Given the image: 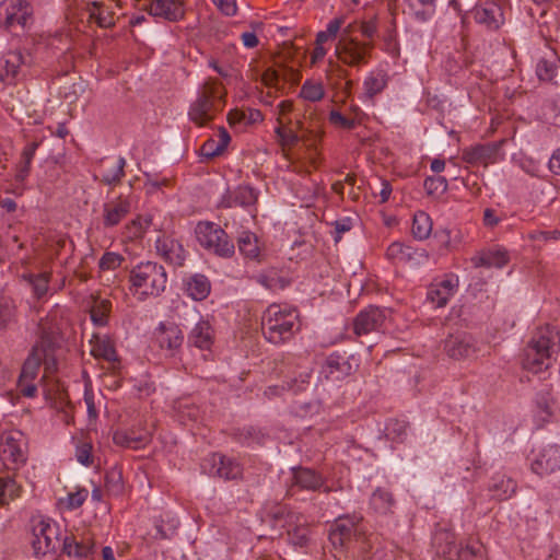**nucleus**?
Returning <instances> with one entry per match:
<instances>
[{"mask_svg": "<svg viewBox=\"0 0 560 560\" xmlns=\"http://www.w3.org/2000/svg\"><path fill=\"white\" fill-rule=\"evenodd\" d=\"M188 343L206 350L213 343V330L208 320L200 319L188 335Z\"/></svg>", "mask_w": 560, "mask_h": 560, "instance_id": "27", "label": "nucleus"}, {"mask_svg": "<svg viewBox=\"0 0 560 560\" xmlns=\"http://www.w3.org/2000/svg\"><path fill=\"white\" fill-rule=\"evenodd\" d=\"M130 212V202L127 198H118L105 202L103 206V225L113 228L118 225Z\"/></svg>", "mask_w": 560, "mask_h": 560, "instance_id": "22", "label": "nucleus"}, {"mask_svg": "<svg viewBox=\"0 0 560 560\" xmlns=\"http://www.w3.org/2000/svg\"><path fill=\"white\" fill-rule=\"evenodd\" d=\"M557 71V66L546 59H540L536 66V73L541 81H551Z\"/></svg>", "mask_w": 560, "mask_h": 560, "instance_id": "53", "label": "nucleus"}, {"mask_svg": "<svg viewBox=\"0 0 560 560\" xmlns=\"http://www.w3.org/2000/svg\"><path fill=\"white\" fill-rule=\"evenodd\" d=\"M481 550H482L481 544H479V542L471 544V545L468 544V545H466L465 548L462 547L459 550H456L455 556L466 559L468 556L476 557V556L480 555Z\"/></svg>", "mask_w": 560, "mask_h": 560, "instance_id": "64", "label": "nucleus"}, {"mask_svg": "<svg viewBox=\"0 0 560 560\" xmlns=\"http://www.w3.org/2000/svg\"><path fill=\"white\" fill-rule=\"evenodd\" d=\"M238 250L245 257L249 259H255L259 255L258 247V238L257 236L249 231H244L241 233L237 240Z\"/></svg>", "mask_w": 560, "mask_h": 560, "instance_id": "35", "label": "nucleus"}, {"mask_svg": "<svg viewBox=\"0 0 560 560\" xmlns=\"http://www.w3.org/2000/svg\"><path fill=\"white\" fill-rule=\"evenodd\" d=\"M350 32V26L342 31L341 37L336 45V54L343 63L355 67L366 62L373 45L352 38Z\"/></svg>", "mask_w": 560, "mask_h": 560, "instance_id": "8", "label": "nucleus"}, {"mask_svg": "<svg viewBox=\"0 0 560 560\" xmlns=\"http://www.w3.org/2000/svg\"><path fill=\"white\" fill-rule=\"evenodd\" d=\"M154 339L162 350H166L173 355L182 347L184 335L174 323H161L155 329Z\"/></svg>", "mask_w": 560, "mask_h": 560, "instance_id": "16", "label": "nucleus"}, {"mask_svg": "<svg viewBox=\"0 0 560 560\" xmlns=\"http://www.w3.org/2000/svg\"><path fill=\"white\" fill-rule=\"evenodd\" d=\"M58 348V334L54 330L43 328L39 340L33 346L32 351L22 366L19 378L20 386H22L24 382H33L42 364L47 374L54 373L57 370L56 350Z\"/></svg>", "mask_w": 560, "mask_h": 560, "instance_id": "1", "label": "nucleus"}, {"mask_svg": "<svg viewBox=\"0 0 560 560\" xmlns=\"http://www.w3.org/2000/svg\"><path fill=\"white\" fill-rule=\"evenodd\" d=\"M363 517L359 514L339 516L329 533V540L335 547H343L357 533V526Z\"/></svg>", "mask_w": 560, "mask_h": 560, "instance_id": "13", "label": "nucleus"}, {"mask_svg": "<svg viewBox=\"0 0 560 560\" xmlns=\"http://www.w3.org/2000/svg\"><path fill=\"white\" fill-rule=\"evenodd\" d=\"M211 472L224 480H236L242 478L243 467L232 457L214 453L211 455Z\"/></svg>", "mask_w": 560, "mask_h": 560, "instance_id": "20", "label": "nucleus"}, {"mask_svg": "<svg viewBox=\"0 0 560 560\" xmlns=\"http://www.w3.org/2000/svg\"><path fill=\"white\" fill-rule=\"evenodd\" d=\"M158 254L168 264L182 267L186 259L183 245L171 236L162 235L155 242Z\"/></svg>", "mask_w": 560, "mask_h": 560, "instance_id": "17", "label": "nucleus"}, {"mask_svg": "<svg viewBox=\"0 0 560 560\" xmlns=\"http://www.w3.org/2000/svg\"><path fill=\"white\" fill-rule=\"evenodd\" d=\"M144 10L168 22H178L185 16L184 0H152Z\"/></svg>", "mask_w": 560, "mask_h": 560, "instance_id": "14", "label": "nucleus"}, {"mask_svg": "<svg viewBox=\"0 0 560 560\" xmlns=\"http://www.w3.org/2000/svg\"><path fill=\"white\" fill-rule=\"evenodd\" d=\"M310 378H311V375L308 373H305L300 376V380L294 378L291 382H289L288 389L292 390L293 393L303 392L310 385Z\"/></svg>", "mask_w": 560, "mask_h": 560, "instance_id": "63", "label": "nucleus"}, {"mask_svg": "<svg viewBox=\"0 0 560 560\" xmlns=\"http://www.w3.org/2000/svg\"><path fill=\"white\" fill-rule=\"evenodd\" d=\"M494 492L502 490V493H495L498 500L508 499L516 490V483L511 478H502L499 483H494L491 488Z\"/></svg>", "mask_w": 560, "mask_h": 560, "instance_id": "52", "label": "nucleus"}, {"mask_svg": "<svg viewBox=\"0 0 560 560\" xmlns=\"http://www.w3.org/2000/svg\"><path fill=\"white\" fill-rule=\"evenodd\" d=\"M537 407L547 416L552 415V404L548 392H541L537 396Z\"/></svg>", "mask_w": 560, "mask_h": 560, "instance_id": "62", "label": "nucleus"}, {"mask_svg": "<svg viewBox=\"0 0 560 560\" xmlns=\"http://www.w3.org/2000/svg\"><path fill=\"white\" fill-rule=\"evenodd\" d=\"M125 258L120 254L106 252L98 261V268L103 271L115 270L121 266Z\"/></svg>", "mask_w": 560, "mask_h": 560, "instance_id": "51", "label": "nucleus"}, {"mask_svg": "<svg viewBox=\"0 0 560 560\" xmlns=\"http://www.w3.org/2000/svg\"><path fill=\"white\" fill-rule=\"evenodd\" d=\"M19 486L12 477H0V505L8 504L19 495Z\"/></svg>", "mask_w": 560, "mask_h": 560, "instance_id": "43", "label": "nucleus"}, {"mask_svg": "<svg viewBox=\"0 0 560 560\" xmlns=\"http://www.w3.org/2000/svg\"><path fill=\"white\" fill-rule=\"evenodd\" d=\"M223 108L222 88L218 81L208 79L200 88L196 101L189 107V118L199 126L210 122Z\"/></svg>", "mask_w": 560, "mask_h": 560, "instance_id": "5", "label": "nucleus"}, {"mask_svg": "<svg viewBox=\"0 0 560 560\" xmlns=\"http://www.w3.org/2000/svg\"><path fill=\"white\" fill-rule=\"evenodd\" d=\"M388 75L383 70L371 72L364 80V91L368 97L373 98L387 85Z\"/></svg>", "mask_w": 560, "mask_h": 560, "instance_id": "34", "label": "nucleus"}, {"mask_svg": "<svg viewBox=\"0 0 560 560\" xmlns=\"http://www.w3.org/2000/svg\"><path fill=\"white\" fill-rule=\"evenodd\" d=\"M474 18L477 23L485 25L489 30H498L503 23L502 9L492 1H486L477 5L474 10Z\"/></svg>", "mask_w": 560, "mask_h": 560, "instance_id": "23", "label": "nucleus"}, {"mask_svg": "<svg viewBox=\"0 0 560 560\" xmlns=\"http://www.w3.org/2000/svg\"><path fill=\"white\" fill-rule=\"evenodd\" d=\"M500 149V143L489 142L483 144H476L463 150V160L471 165L482 164L487 166L494 163Z\"/></svg>", "mask_w": 560, "mask_h": 560, "instance_id": "18", "label": "nucleus"}, {"mask_svg": "<svg viewBox=\"0 0 560 560\" xmlns=\"http://www.w3.org/2000/svg\"><path fill=\"white\" fill-rule=\"evenodd\" d=\"M325 483L322 475L315 470L305 467L292 468V486L299 487L302 490L317 491Z\"/></svg>", "mask_w": 560, "mask_h": 560, "instance_id": "25", "label": "nucleus"}, {"mask_svg": "<svg viewBox=\"0 0 560 560\" xmlns=\"http://www.w3.org/2000/svg\"><path fill=\"white\" fill-rule=\"evenodd\" d=\"M412 234L416 238L422 241L430 236L432 231V221L423 211H418L413 215Z\"/></svg>", "mask_w": 560, "mask_h": 560, "instance_id": "38", "label": "nucleus"}, {"mask_svg": "<svg viewBox=\"0 0 560 560\" xmlns=\"http://www.w3.org/2000/svg\"><path fill=\"white\" fill-rule=\"evenodd\" d=\"M370 505L375 513L380 515H388L394 513L396 500L392 491L386 488L378 487L370 498Z\"/></svg>", "mask_w": 560, "mask_h": 560, "instance_id": "26", "label": "nucleus"}, {"mask_svg": "<svg viewBox=\"0 0 560 560\" xmlns=\"http://www.w3.org/2000/svg\"><path fill=\"white\" fill-rule=\"evenodd\" d=\"M113 441L116 445L139 450L150 442V433L147 430L140 433H137L133 430L116 431L114 433Z\"/></svg>", "mask_w": 560, "mask_h": 560, "instance_id": "28", "label": "nucleus"}, {"mask_svg": "<svg viewBox=\"0 0 560 560\" xmlns=\"http://www.w3.org/2000/svg\"><path fill=\"white\" fill-rule=\"evenodd\" d=\"M310 533L307 522L303 515L301 521L293 522L291 527H287L288 541L299 548H304L308 545Z\"/></svg>", "mask_w": 560, "mask_h": 560, "instance_id": "30", "label": "nucleus"}, {"mask_svg": "<svg viewBox=\"0 0 560 560\" xmlns=\"http://www.w3.org/2000/svg\"><path fill=\"white\" fill-rule=\"evenodd\" d=\"M110 311L109 301H101L95 303L91 308V319L97 326H105Z\"/></svg>", "mask_w": 560, "mask_h": 560, "instance_id": "48", "label": "nucleus"}, {"mask_svg": "<svg viewBox=\"0 0 560 560\" xmlns=\"http://www.w3.org/2000/svg\"><path fill=\"white\" fill-rule=\"evenodd\" d=\"M408 424L405 421L392 420L386 430L393 440L404 442L407 436Z\"/></svg>", "mask_w": 560, "mask_h": 560, "instance_id": "55", "label": "nucleus"}, {"mask_svg": "<svg viewBox=\"0 0 560 560\" xmlns=\"http://www.w3.org/2000/svg\"><path fill=\"white\" fill-rule=\"evenodd\" d=\"M210 282L203 275H195L187 282V293L196 301L205 300L210 293Z\"/></svg>", "mask_w": 560, "mask_h": 560, "instance_id": "33", "label": "nucleus"}, {"mask_svg": "<svg viewBox=\"0 0 560 560\" xmlns=\"http://www.w3.org/2000/svg\"><path fill=\"white\" fill-rule=\"evenodd\" d=\"M423 187L428 195L441 196L447 190V180L443 176H430L424 179Z\"/></svg>", "mask_w": 560, "mask_h": 560, "instance_id": "47", "label": "nucleus"}, {"mask_svg": "<svg viewBox=\"0 0 560 560\" xmlns=\"http://www.w3.org/2000/svg\"><path fill=\"white\" fill-rule=\"evenodd\" d=\"M351 372L352 365L347 357L337 352L329 354L322 365V373L326 378L339 381L350 375Z\"/></svg>", "mask_w": 560, "mask_h": 560, "instance_id": "24", "label": "nucleus"}, {"mask_svg": "<svg viewBox=\"0 0 560 560\" xmlns=\"http://www.w3.org/2000/svg\"><path fill=\"white\" fill-rule=\"evenodd\" d=\"M300 130V141H302L308 149H315L322 139V132L318 129L304 128L302 125Z\"/></svg>", "mask_w": 560, "mask_h": 560, "instance_id": "54", "label": "nucleus"}, {"mask_svg": "<svg viewBox=\"0 0 560 560\" xmlns=\"http://www.w3.org/2000/svg\"><path fill=\"white\" fill-rule=\"evenodd\" d=\"M509 261L506 252H488L475 259L476 267H497L502 268Z\"/></svg>", "mask_w": 560, "mask_h": 560, "instance_id": "40", "label": "nucleus"}, {"mask_svg": "<svg viewBox=\"0 0 560 560\" xmlns=\"http://www.w3.org/2000/svg\"><path fill=\"white\" fill-rule=\"evenodd\" d=\"M39 143L36 141L28 142L22 153L20 162L16 166V174H15V180L16 182H24L25 178L28 176L31 171L32 161L34 159L35 152L38 148Z\"/></svg>", "mask_w": 560, "mask_h": 560, "instance_id": "31", "label": "nucleus"}, {"mask_svg": "<svg viewBox=\"0 0 560 560\" xmlns=\"http://www.w3.org/2000/svg\"><path fill=\"white\" fill-rule=\"evenodd\" d=\"M386 320V311L370 305L362 310L353 319V332L357 337L380 331Z\"/></svg>", "mask_w": 560, "mask_h": 560, "instance_id": "11", "label": "nucleus"}, {"mask_svg": "<svg viewBox=\"0 0 560 560\" xmlns=\"http://www.w3.org/2000/svg\"><path fill=\"white\" fill-rule=\"evenodd\" d=\"M258 194L247 185L238 186L231 195L228 207H248L257 202Z\"/></svg>", "mask_w": 560, "mask_h": 560, "instance_id": "32", "label": "nucleus"}, {"mask_svg": "<svg viewBox=\"0 0 560 560\" xmlns=\"http://www.w3.org/2000/svg\"><path fill=\"white\" fill-rule=\"evenodd\" d=\"M5 20L4 25L5 27L10 28L12 27V20H14L15 16L21 14H32V5L27 0H5Z\"/></svg>", "mask_w": 560, "mask_h": 560, "instance_id": "36", "label": "nucleus"}, {"mask_svg": "<svg viewBox=\"0 0 560 560\" xmlns=\"http://www.w3.org/2000/svg\"><path fill=\"white\" fill-rule=\"evenodd\" d=\"M329 122L337 128L352 130L361 124V119L359 117L343 115L334 109L329 113Z\"/></svg>", "mask_w": 560, "mask_h": 560, "instance_id": "46", "label": "nucleus"}, {"mask_svg": "<svg viewBox=\"0 0 560 560\" xmlns=\"http://www.w3.org/2000/svg\"><path fill=\"white\" fill-rule=\"evenodd\" d=\"M409 249L410 247L405 246L402 243L395 242L388 246L387 256L399 259L410 258Z\"/></svg>", "mask_w": 560, "mask_h": 560, "instance_id": "58", "label": "nucleus"}, {"mask_svg": "<svg viewBox=\"0 0 560 560\" xmlns=\"http://www.w3.org/2000/svg\"><path fill=\"white\" fill-rule=\"evenodd\" d=\"M94 539L90 534L83 535L81 539L75 536H66L62 541V551L77 559H91L94 555Z\"/></svg>", "mask_w": 560, "mask_h": 560, "instance_id": "19", "label": "nucleus"}, {"mask_svg": "<svg viewBox=\"0 0 560 560\" xmlns=\"http://www.w3.org/2000/svg\"><path fill=\"white\" fill-rule=\"evenodd\" d=\"M92 353L95 358H101L108 362L118 361L116 349L108 339L98 340L93 347Z\"/></svg>", "mask_w": 560, "mask_h": 560, "instance_id": "45", "label": "nucleus"}, {"mask_svg": "<svg viewBox=\"0 0 560 560\" xmlns=\"http://www.w3.org/2000/svg\"><path fill=\"white\" fill-rule=\"evenodd\" d=\"M332 225L335 226V242L338 243L341 238V234L345 232H348L352 229V220L349 217L336 220L332 222Z\"/></svg>", "mask_w": 560, "mask_h": 560, "instance_id": "61", "label": "nucleus"}, {"mask_svg": "<svg viewBox=\"0 0 560 560\" xmlns=\"http://www.w3.org/2000/svg\"><path fill=\"white\" fill-rule=\"evenodd\" d=\"M200 246L222 258H230L235 253V246L228 233L210 221H200L195 229Z\"/></svg>", "mask_w": 560, "mask_h": 560, "instance_id": "6", "label": "nucleus"}, {"mask_svg": "<svg viewBox=\"0 0 560 560\" xmlns=\"http://www.w3.org/2000/svg\"><path fill=\"white\" fill-rule=\"evenodd\" d=\"M324 95L325 90L320 82L306 80L300 90V96L310 102H318Z\"/></svg>", "mask_w": 560, "mask_h": 560, "instance_id": "42", "label": "nucleus"}, {"mask_svg": "<svg viewBox=\"0 0 560 560\" xmlns=\"http://www.w3.org/2000/svg\"><path fill=\"white\" fill-rule=\"evenodd\" d=\"M444 351L454 360L468 359L477 352L476 341L470 334L457 331L444 340Z\"/></svg>", "mask_w": 560, "mask_h": 560, "instance_id": "12", "label": "nucleus"}, {"mask_svg": "<svg viewBox=\"0 0 560 560\" xmlns=\"http://www.w3.org/2000/svg\"><path fill=\"white\" fill-rule=\"evenodd\" d=\"M299 328V313L294 308L271 304L262 314L261 331L270 343L280 345L289 341Z\"/></svg>", "mask_w": 560, "mask_h": 560, "instance_id": "3", "label": "nucleus"}, {"mask_svg": "<svg viewBox=\"0 0 560 560\" xmlns=\"http://www.w3.org/2000/svg\"><path fill=\"white\" fill-rule=\"evenodd\" d=\"M179 522L174 517L167 520H161L155 524V539H171L175 536Z\"/></svg>", "mask_w": 560, "mask_h": 560, "instance_id": "41", "label": "nucleus"}, {"mask_svg": "<svg viewBox=\"0 0 560 560\" xmlns=\"http://www.w3.org/2000/svg\"><path fill=\"white\" fill-rule=\"evenodd\" d=\"M59 540V527L55 523L42 520L34 525L32 546L36 556L56 552Z\"/></svg>", "mask_w": 560, "mask_h": 560, "instance_id": "9", "label": "nucleus"}, {"mask_svg": "<svg viewBox=\"0 0 560 560\" xmlns=\"http://www.w3.org/2000/svg\"><path fill=\"white\" fill-rule=\"evenodd\" d=\"M231 141L230 133L224 127L219 128V139H208L200 148V154L207 159H213L222 154Z\"/></svg>", "mask_w": 560, "mask_h": 560, "instance_id": "29", "label": "nucleus"}, {"mask_svg": "<svg viewBox=\"0 0 560 560\" xmlns=\"http://www.w3.org/2000/svg\"><path fill=\"white\" fill-rule=\"evenodd\" d=\"M24 279L27 280L28 284L32 288L34 296L39 300L45 296L48 292L50 273L49 272H40L37 275H25Z\"/></svg>", "mask_w": 560, "mask_h": 560, "instance_id": "39", "label": "nucleus"}, {"mask_svg": "<svg viewBox=\"0 0 560 560\" xmlns=\"http://www.w3.org/2000/svg\"><path fill=\"white\" fill-rule=\"evenodd\" d=\"M458 288V279L454 276L440 282L432 283L427 293V299L435 307H443L447 304L451 296L455 294Z\"/></svg>", "mask_w": 560, "mask_h": 560, "instance_id": "21", "label": "nucleus"}, {"mask_svg": "<svg viewBox=\"0 0 560 560\" xmlns=\"http://www.w3.org/2000/svg\"><path fill=\"white\" fill-rule=\"evenodd\" d=\"M130 290L143 296H159L166 288L167 275L162 265L142 261L129 272Z\"/></svg>", "mask_w": 560, "mask_h": 560, "instance_id": "4", "label": "nucleus"}, {"mask_svg": "<svg viewBox=\"0 0 560 560\" xmlns=\"http://www.w3.org/2000/svg\"><path fill=\"white\" fill-rule=\"evenodd\" d=\"M257 282L269 290L283 289L285 287V281L276 275H259Z\"/></svg>", "mask_w": 560, "mask_h": 560, "instance_id": "57", "label": "nucleus"}, {"mask_svg": "<svg viewBox=\"0 0 560 560\" xmlns=\"http://www.w3.org/2000/svg\"><path fill=\"white\" fill-rule=\"evenodd\" d=\"M92 445L90 443H81L77 446L75 456L79 463L84 466L92 464Z\"/></svg>", "mask_w": 560, "mask_h": 560, "instance_id": "59", "label": "nucleus"}, {"mask_svg": "<svg viewBox=\"0 0 560 560\" xmlns=\"http://www.w3.org/2000/svg\"><path fill=\"white\" fill-rule=\"evenodd\" d=\"M27 57H30V56L28 55L24 56L19 50L9 51L4 56L3 68H4V71H5V77H8V78L10 77L11 79H15L18 77L19 72H20V68L22 66L26 65Z\"/></svg>", "mask_w": 560, "mask_h": 560, "instance_id": "37", "label": "nucleus"}, {"mask_svg": "<svg viewBox=\"0 0 560 560\" xmlns=\"http://www.w3.org/2000/svg\"><path fill=\"white\" fill-rule=\"evenodd\" d=\"M218 10L226 15L233 16L237 12L236 0H211Z\"/></svg>", "mask_w": 560, "mask_h": 560, "instance_id": "60", "label": "nucleus"}, {"mask_svg": "<svg viewBox=\"0 0 560 560\" xmlns=\"http://www.w3.org/2000/svg\"><path fill=\"white\" fill-rule=\"evenodd\" d=\"M276 132L279 137V141L282 145L293 147L300 142V135L292 130V129H285L283 127H278L276 129Z\"/></svg>", "mask_w": 560, "mask_h": 560, "instance_id": "56", "label": "nucleus"}, {"mask_svg": "<svg viewBox=\"0 0 560 560\" xmlns=\"http://www.w3.org/2000/svg\"><path fill=\"white\" fill-rule=\"evenodd\" d=\"M126 160L120 156L117 160V164L112 171H106L102 174V182L106 185L118 184L125 175Z\"/></svg>", "mask_w": 560, "mask_h": 560, "instance_id": "50", "label": "nucleus"}, {"mask_svg": "<svg viewBox=\"0 0 560 560\" xmlns=\"http://www.w3.org/2000/svg\"><path fill=\"white\" fill-rule=\"evenodd\" d=\"M26 439L19 430L2 434L0 443V459L10 470H16L26 462Z\"/></svg>", "mask_w": 560, "mask_h": 560, "instance_id": "7", "label": "nucleus"}, {"mask_svg": "<svg viewBox=\"0 0 560 560\" xmlns=\"http://www.w3.org/2000/svg\"><path fill=\"white\" fill-rule=\"evenodd\" d=\"M409 7L420 20H427L435 8V0H409Z\"/></svg>", "mask_w": 560, "mask_h": 560, "instance_id": "49", "label": "nucleus"}, {"mask_svg": "<svg viewBox=\"0 0 560 560\" xmlns=\"http://www.w3.org/2000/svg\"><path fill=\"white\" fill-rule=\"evenodd\" d=\"M302 514L294 512L287 504L267 502L261 510V522L277 530L291 527L293 522L301 521Z\"/></svg>", "mask_w": 560, "mask_h": 560, "instance_id": "10", "label": "nucleus"}, {"mask_svg": "<svg viewBox=\"0 0 560 560\" xmlns=\"http://www.w3.org/2000/svg\"><path fill=\"white\" fill-rule=\"evenodd\" d=\"M560 336L550 327H541L524 349L523 368L533 373L547 370L552 364L553 354L559 350Z\"/></svg>", "mask_w": 560, "mask_h": 560, "instance_id": "2", "label": "nucleus"}, {"mask_svg": "<svg viewBox=\"0 0 560 560\" xmlns=\"http://www.w3.org/2000/svg\"><path fill=\"white\" fill-rule=\"evenodd\" d=\"M533 472L545 476L560 468V447L555 444L544 446L532 463Z\"/></svg>", "mask_w": 560, "mask_h": 560, "instance_id": "15", "label": "nucleus"}, {"mask_svg": "<svg viewBox=\"0 0 560 560\" xmlns=\"http://www.w3.org/2000/svg\"><path fill=\"white\" fill-rule=\"evenodd\" d=\"M114 11L110 7H105L100 11L89 10V19L93 20L101 28H112L115 26Z\"/></svg>", "mask_w": 560, "mask_h": 560, "instance_id": "44", "label": "nucleus"}]
</instances>
